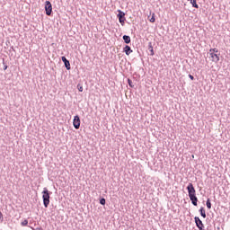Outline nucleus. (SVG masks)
Masks as SVG:
<instances>
[{
    "label": "nucleus",
    "instance_id": "obj_10",
    "mask_svg": "<svg viewBox=\"0 0 230 230\" xmlns=\"http://www.w3.org/2000/svg\"><path fill=\"white\" fill-rule=\"evenodd\" d=\"M190 199L193 206H197V202H199V199L197 198V196H191Z\"/></svg>",
    "mask_w": 230,
    "mask_h": 230
},
{
    "label": "nucleus",
    "instance_id": "obj_7",
    "mask_svg": "<svg viewBox=\"0 0 230 230\" xmlns=\"http://www.w3.org/2000/svg\"><path fill=\"white\" fill-rule=\"evenodd\" d=\"M194 220L196 222V226H197L198 229L204 230V224H202V220H200V218H199L197 217L194 218Z\"/></svg>",
    "mask_w": 230,
    "mask_h": 230
},
{
    "label": "nucleus",
    "instance_id": "obj_20",
    "mask_svg": "<svg viewBox=\"0 0 230 230\" xmlns=\"http://www.w3.org/2000/svg\"><path fill=\"white\" fill-rule=\"evenodd\" d=\"M105 199L104 198H102V199H100V204H102V206H105Z\"/></svg>",
    "mask_w": 230,
    "mask_h": 230
},
{
    "label": "nucleus",
    "instance_id": "obj_22",
    "mask_svg": "<svg viewBox=\"0 0 230 230\" xmlns=\"http://www.w3.org/2000/svg\"><path fill=\"white\" fill-rule=\"evenodd\" d=\"M128 85L130 86V87H132V81H130V79H128Z\"/></svg>",
    "mask_w": 230,
    "mask_h": 230
},
{
    "label": "nucleus",
    "instance_id": "obj_8",
    "mask_svg": "<svg viewBox=\"0 0 230 230\" xmlns=\"http://www.w3.org/2000/svg\"><path fill=\"white\" fill-rule=\"evenodd\" d=\"M61 60H62V62H64L65 66L67 69V71H69V69H71V64L69 63V60H67V58H66V57H62Z\"/></svg>",
    "mask_w": 230,
    "mask_h": 230
},
{
    "label": "nucleus",
    "instance_id": "obj_1",
    "mask_svg": "<svg viewBox=\"0 0 230 230\" xmlns=\"http://www.w3.org/2000/svg\"><path fill=\"white\" fill-rule=\"evenodd\" d=\"M42 199L45 208H48L49 206V190L46 188L42 191Z\"/></svg>",
    "mask_w": 230,
    "mask_h": 230
},
{
    "label": "nucleus",
    "instance_id": "obj_17",
    "mask_svg": "<svg viewBox=\"0 0 230 230\" xmlns=\"http://www.w3.org/2000/svg\"><path fill=\"white\" fill-rule=\"evenodd\" d=\"M149 48H150L151 56L154 57V47H152V44H151V43H150V45H149Z\"/></svg>",
    "mask_w": 230,
    "mask_h": 230
},
{
    "label": "nucleus",
    "instance_id": "obj_4",
    "mask_svg": "<svg viewBox=\"0 0 230 230\" xmlns=\"http://www.w3.org/2000/svg\"><path fill=\"white\" fill-rule=\"evenodd\" d=\"M209 57L211 58V61L215 62L216 64H217V62L220 61V55L219 54L209 52Z\"/></svg>",
    "mask_w": 230,
    "mask_h": 230
},
{
    "label": "nucleus",
    "instance_id": "obj_16",
    "mask_svg": "<svg viewBox=\"0 0 230 230\" xmlns=\"http://www.w3.org/2000/svg\"><path fill=\"white\" fill-rule=\"evenodd\" d=\"M77 89H78L79 93H83L84 92V86H82V84H78L77 85Z\"/></svg>",
    "mask_w": 230,
    "mask_h": 230
},
{
    "label": "nucleus",
    "instance_id": "obj_12",
    "mask_svg": "<svg viewBox=\"0 0 230 230\" xmlns=\"http://www.w3.org/2000/svg\"><path fill=\"white\" fill-rule=\"evenodd\" d=\"M190 4H192L193 8H199V4H197V0H188Z\"/></svg>",
    "mask_w": 230,
    "mask_h": 230
},
{
    "label": "nucleus",
    "instance_id": "obj_9",
    "mask_svg": "<svg viewBox=\"0 0 230 230\" xmlns=\"http://www.w3.org/2000/svg\"><path fill=\"white\" fill-rule=\"evenodd\" d=\"M124 53H126V55H130L132 53V49H130V47L128 45H127L124 49H123Z\"/></svg>",
    "mask_w": 230,
    "mask_h": 230
},
{
    "label": "nucleus",
    "instance_id": "obj_13",
    "mask_svg": "<svg viewBox=\"0 0 230 230\" xmlns=\"http://www.w3.org/2000/svg\"><path fill=\"white\" fill-rule=\"evenodd\" d=\"M199 213H200L201 217H203V218H206V209H204V208H201L199 209Z\"/></svg>",
    "mask_w": 230,
    "mask_h": 230
},
{
    "label": "nucleus",
    "instance_id": "obj_25",
    "mask_svg": "<svg viewBox=\"0 0 230 230\" xmlns=\"http://www.w3.org/2000/svg\"><path fill=\"white\" fill-rule=\"evenodd\" d=\"M192 159H195V155H192Z\"/></svg>",
    "mask_w": 230,
    "mask_h": 230
},
{
    "label": "nucleus",
    "instance_id": "obj_19",
    "mask_svg": "<svg viewBox=\"0 0 230 230\" xmlns=\"http://www.w3.org/2000/svg\"><path fill=\"white\" fill-rule=\"evenodd\" d=\"M218 52V49H209V53H217Z\"/></svg>",
    "mask_w": 230,
    "mask_h": 230
},
{
    "label": "nucleus",
    "instance_id": "obj_23",
    "mask_svg": "<svg viewBox=\"0 0 230 230\" xmlns=\"http://www.w3.org/2000/svg\"><path fill=\"white\" fill-rule=\"evenodd\" d=\"M36 230H42V228H41V227H40V228H36Z\"/></svg>",
    "mask_w": 230,
    "mask_h": 230
},
{
    "label": "nucleus",
    "instance_id": "obj_14",
    "mask_svg": "<svg viewBox=\"0 0 230 230\" xmlns=\"http://www.w3.org/2000/svg\"><path fill=\"white\" fill-rule=\"evenodd\" d=\"M149 22H155V13H152V16L149 19Z\"/></svg>",
    "mask_w": 230,
    "mask_h": 230
},
{
    "label": "nucleus",
    "instance_id": "obj_3",
    "mask_svg": "<svg viewBox=\"0 0 230 230\" xmlns=\"http://www.w3.org/2000/svg\"><path fill=\"white\" fill-rule=\"evenodd\" d=\"M45 11H46V15H51L53 13V5L51 4V2L46 1L45 2Z\"/></svg>",
    "mask_w": 230,
    "mask_h": 230
},
{
    "label": "nucleus",
    "instance_id": "obj_18",
    "mask_svg": "<svg viewBox=\"0 0 230 230\" xmlns=\"http://www.w3.org/2000/svg\"><path fill=\"white\" fill-rule=\"evenodd\" d=\"M21 226H22L23 227L26 226H28V220H27V219L23 220V221L21 223Z\"/></svg>",
    "mask_w": 230,
    "mask_h": 230
},
{
    "label": "nucleus",
    "instance_id": "obj_21",
    "mask_svg": "<svg viewBox=\"0 0 230 230\" xmlns=\"http://www.w3.org/2000/svg\"><path fill=\"white\" fill-rule=\"evenodd\" d=\"M189 78H190V80H195V77H193L192 75H189Z\"/></svg>",
    "mask_w": 230,
    "mask_h": 230
},
{
    "label": "nucleus",
    "instance_id": "obj_24",
    "mask_svg": "<svg viewBox=\"0 0 230 230\" xmlns=\"http://www.w3.org/2000/svg\"><path fill=\"white\" fill-rule=\"evenodd\" d=\"M3 217V213H1V211H0V217Z\"/></svg>",
    "mask_w": 230,
    "mask_h": 230
},
{
    "label": "nucleus",
    "instance_id": "obj_26",
    "mask_svg": "<svg viewBox=\"0 0 230 230\" xmlns=\"http://www.w3.org/2000/svg\"><path fill=\"white\" fill-rule=\"evenodd\" d=\"M32 230H35V228L31 227Z\"/></svg>",
    "mask_w": 230,
    "mask_h": 230
},
{
    "label": "nucleus",
    "instance_id": "obj_2",
    "mask_svg": "<svg viewBox=\"0 0 230 230\" xmlns=\"http://www.w3.org/2000/svg\"><path fill=\"white\" fill-rule=\"evenodd\" d=\"M189 198L197 196V190H195V187H193V183H189L188 187Z\"/></svg>",
    "mask_w": 230,
    "mask_h": 230
},
{
    "label": "nucleus",
    "instance_id": "obj_11",
    "mask_svg": "<svg viewBox=\"0 0 230 230\" xmlns=\"http://www.w3.org/2000/svg\"><path fill=\"white\" fill-rule=\"evenodd\" d=\"M123 40L126 44H130V36L124 35L123 36Z\"/></svg>",
    "mask_w": 230,
    "mask_h": 230
},
{
    "label": "nucleus",
    "instance_id": "obj_15",
    "mask_svg": "<svg viewBox=\"0 0 230 230\" xmlns=\"http://www.w3.org/2000/svg\"><path fill=\"white\" fill-rule=\"evenodd\" d=\"M207 208L208 209H211V199H207Z\"/></svg>",
    "mask_w": 230,
    "mask_h": 230
},
{
    "label": "nucleus",
    "instance_id": "obj_6",
    "mask_svg": "<svg viewBox=\"0 0 230 230\" xmlns=\"http://www.w3.org/2000/svg\"><path fill=\"white\" fill-rule=\"evenodd\" d=\"M117 17L119 18L120 24H125V13H123L121 10H119V14Z\"/></svg>",
    "mask_w": 230,
    "mask_h": 230
},
{
    "label": "nucleus",
    "instance_id": "obj_5",
    "mask_svg": "<svg viewBox=\"0 0 230 230\" xmlns=\"http://www.w3.org/2000/svg\"><path fill=\"white\" fill-rule=\"evenodd\" d=\"M73 125L76 130L80 128V117L78 115L74 117Z\"/></svg>",
    "mask_w": 230,
    "mask_h": 230
}]
</instances>
